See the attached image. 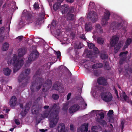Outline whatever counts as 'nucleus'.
<instances>
[{
	"mask_svg": "<svg viewBox=\"0 0 132 132\" xmlns=\"http://www.w3.org/2000/svg\"><path fill=\"white\" fill-rule=\"evenodd\" d=\"M24 61L22 60L18 59L16 55L14 54L12 58H10L7 61L9 65L13 64V72H15L19 70L23 64Z\"/></svg>",
	"mask_w": 132,
	"mask_h": 132,
	"instance_id": "f257e3e1",
	"label": "nucleus"
},
{
	"mask_svg": "<svg viewBox=\"0 0 132 132\" xmlns=\"http://www.w3.org/2000/svg\"><path fill=\"white\" fill-rule=\"evenodd\" d=\"M48 115V119L50 122V127L53 128L56 125L58 121L59 117L57 114L55 112L51 113L49 115L48 113H45L42 115L43 118H47Z\"/></svg>",
	"mask_w": 132,
	"mask_h": 132,
	"instance_id": "f03ea898",
	"label": "nucleus"
},
{
	"mask_svg": "<svg viewBox=\"0 0 132 132\" xmlns=\"http://www.w3.org/2000/svg\"><path fill=\"white\" fill-rule=\"evenodd\" d=\"M102 99L106 102L111 101L112 100L113 96L110 92L108 91H104L101 94Z\"/></svg>",
	"mask_w": 132,
	"mask_h": 132,
	"instance_id": "7ed1b4c3",
	"label": "nucleus"
},
{
	"mask_svg": "<svg viewBox=\"0 0 132 132\" xmlns=\"http://www.w3.org/2000/svg\"><path fill=\"white\" fill-rule=\"evenodd\" d=\"M60 11L62 14H68L73 11V8L70 7L68 5L64 4L61 6Z\"/></svg>",
	"mask_w": 132,
	"mask_h": 132,
	"instance_id": "20e7f679",
	"label": "nucleus"
},
{
	"mask_svg": "<svg viewBox=\"0 0 132 132\" xmlns=\"http://www.w3.org/2000/svg\"><path fill=\"white\" fill-rule=\"evenodd\" d=\"M91 113L93 115L96 114V120L98 122L104 118V113L102 111L95 110L92 111Z\"/></svg>",
	"mask_w": 132,
	"mask_h": 132,
	"instance_id": "39448f33",
	"label": "nucleus"
},
{
	"mask_svg": "<svg viewBox=\"0 0 132 132\" xmlns=\"http://www.w3.org/2000/svg\"><path fill=\"white\" fill-rule=\"evenodd\" d=\"M110 13L109 11H106L105 13L102 18L101 24L103 26H106L108 24V21L109 19Z\"/></svg>",
	"mask_w": 132,
	"mask_h": 132,
	"instance_id": "423d86ee",
	"label": "nucleus"
},
{
	"mask_svg": "<svg viewBox=\"0 0 132 132\" xmlns=\"http://www.w3.org/2000/svg\"><path fill=\"white\" fill-rule=\"evenodd\" d=\"M87 17L91 19L92 21L94 22L97 20V13L94 11L89 12L87 14Z\"/></svg>",
	"mask_w": 132,
	"mask_h": 132,
	"instance_id": "0eeeda50",
	"label": "nucleus"
},
{
	"mask_svg": "<svg viewBox=\"0 0 132 132\" xmlns=\"http://www.w3.org/2000/svg\"><path fill=\"white\" fill-rule=\"evenodd\" d=\"M38 54L37 51L35 50L33 51L30 54L28 57V61L31 62L34 60L37 57Z\"/></svg>",
	"mask_w": 132,
	"mask_h": 132,
	"instance_id": "6e6552de",
	"label": "nucleus"
},
{
	"mask_svg": "<svg viewBox=\"0 0 132 132\" xmlns=\"http://www.w3.org/2000/svg\"><path fill=\"white\" fill-rule=\"evenodd\" d=\"M25 74L22 73L19 76L18 78V80L19 82H21L26 77L27 75L29 74L30 72V70L27 69L24 72Z\"/></svg>",
	"mask_w": 132,
	"mask_h": 132,
	"instance_id": "1a4fd4ad",
	"label": "nucleus"
},
{
	"mask_svg": "<svg viewBox=\"0 0 132 132\" xmlns=\"http://www.w3.org/2000/svg\"><path fill=\"white\" fill-rule=\"evenodd\" d=\"M118 38L116 36H113L111 39L110 44L111 46H114L117 43L118 40Z\"/></svg>",
	"mask_w": 132,
	"mask_h": 132,
	"instance_id": "9d476101",
	"label": "nucleus"
},
{
	"mask_svg": "<svg viewBox=\"0 0 132 132\" xmlns=\"http://www.w3.org/2000/svg\"><path fill=\"white\" fill-rule=\"evenodd\" d=\"M44 17V15L43 13L41 14L39 18L36 19L35 21V23L37 25L40 24L43 21V18Z\"/></svg>",
	"mask_w": 132,
	"mask_h": 132,
	"instance_id": "9b49d317",
	"label": "nucleus"
},
{
	"mask_svg": "<svg viewBox=\"0 0 132 132\" xmlns=\"http://www.w3.org/2000/svg\"><path fill=\"white\" fill-rule=\"evenodd\" d=\"M88 130V125L86 123L82 125L80 129L78 130V132H87Z\"/></svg>",
	"mask_w": 132,
	"mask_h": 132,
	"instance_id": "f8f14e48",
	"label": "nucleus"
},
{
	"mask_svg": "<svg viewBox=\"0 0 132 132\" xmlns=\"http://www.w3.org/2000/svg\"><path fill=\"white\" fill-rule=\"evenodd\" d=\"M80 107L77 104H75L71 107L69 109V111L70 113H72L78 110Z\"/></svg>",
	"mask_w": 132,
	"mask_h": 132,
	"instance_id": "ddd939ff",
	"label": "nucleus"
},
{
	"mask_svg": "<svg viewBox=\"0 0 132 132\" xmlns=\"http://www.w3.org/2000/svg\"><path fill=\"white\" fill-rule=\"evenodd\" d=\"M98 82L99 84L103 85H106L108 84L106 79L103 77L99 78L98 80Z\"/></svg>",
	"mask_w": 132,
	"mask_h": 132,
	"instance_id": "4468645a",
	"label": "nucleus"
},
{
	"mask_svg": "<svg viewBox=\"0 0 132 132\" xmlns=\"http://www.w3.org/2000/svg\"><path fill=\"white\" fill-rule=\"evenodd\" d=\"M16 103V98L15 96H13L10 100L9 104L11 106H14Z\"/></svg>",
	"mask_w": 132,
	"mask_h": 132,
	"instance_id": "2eb2a0df",
	"label": "nucleus"
},
{
	"mask_svg": "<svg viewBox=\"0 0 132 132\" xmlns=\"http://www.w3.org/2000/svg\"><path fill=\"white\" fill-rule=\"evenodd\" d=\"M88 46L89 48L90 49L93 48L94 51H95V53L96 54L98 53V49L96 47H94V45L91 43H88Z\"/></svg>",
	"mask_w": 132,
	"mask_h": 132,
	"instance_id": "dca6fc26",
	"label": "nucleus"
},
{
	"mask_svg": "<svg viewBox=\"0 0 132 132\" xmlns=\"http://www.w3.org/2000/svg\"><path fill=\"white\" fill-rule=\"evenodd\" d=\"M48 82V83L45 84L43 86V90L44 92H45L51 86V81L50 80H49Z\"/></svg>",
	"mask_w": 132,
	"mask_h": 132,
	"instance_id": "f3484780",
	"label": "nucleus"
},
{
	"mask_svg": "<svg viewBox=\"0 0 132 132\" xmlns=\"http://www.w3.org/2000/svg\"><path fill=\"white\" fill-rule=\"evenodd\" d=\"M123 44V42H121L116 45L114 49V52L116 53L117 52L120 48L122 46Z\"/></svg>",
	"mask_w": 132,
	"mask_h": 132,
	"instance_id": "a211bd4d",
	"label": "nucleus"
},
{
	"mask_svg": "<svg viewBox=\"0 0 132 132\" xmlns=\"http://www.w3.org/2000/svg\"><path fill=\"white\" fill-rule=\"evenodd\" d=\"M116 29H119L120 28H121V32H123V34L125 33L126 31V27H122L121 24H117L116 26Z\"/></svg>",
	"mask_w": 132,
	"mask_h": 132,
	"instance_id": "6ab92c4d",
	"label": "nucleus"
},
{
	"mask_svg": "<svg viewBox=\"0 0 132 132\" xmlns=\"http://www.w3.org/2000/svg\"><path fill=\"white\" fill-rule=\"evenodd\" d=\"M18 56L21 57L24 55L26 53V50L24 48H21L19 49L18 51Z\"/></svg>",
	"mask_w": 132,
	"mask_h": 132,
	"instance_id": "aec40b11",
	"label": "nucleus"
},
{
	"mask_svg": "<svg viewBox=\"0 0 132 132\" xmlns=\"http://www.w3.org/2000/svg\"><path fill=\"white\" fill-rule=\"evenodd\" d=\"M3 71L5 75L6 76H9L10 75L11 70L9 68H4Z\"/></svg>",
	"mask_w": 132,
	"mask_h": 132,
	"instance_id": "412c9836",
	"label": "nucleus"
},
{
	"mask_svg": "<svg viewBox=\"0 0 132 132\" xmlns=\"http://www.w3.org/2000/svg\"><path fill=\"white\" fill-rule=\"evenodd\" d=\"M9 44L7 42H5L2 45V49L3 51H6L7 50L9 46Z\"/></svg>",
	"mask_w": 132,
	"mask_h": 132,
	"instance_id": "4be33fe9",
	"label": "nucleus"
},
{
	"mask_svg": "<svg viewBox=\"0 0 132 132\" xmlns=\"http://www.w3.org/2000/svg\"><path fill=\"white\" fill-rule=\"evenodd\" d=\"M29 104L28 105H27L25 108H23V110L21 112V114L22 116H24L26 114L27 112V110L29 109Z\"/></svg>",
	"mask_w": 132,
	"mask_h": 132,
	"instance_id": "5701e85b",
	"label": "nucleus"
},
{
	"mask_svg": "<svg viewBox=\"0 0 132 132\" xmlns=\"http://www.w3.org/2000/svg\"><path fill=\"white\" fill-rule=\"evenodd\" d=\"M92 29V27L90 23H87L85 25V30L87 31H90Z\"/></svg>",
	"mask_w": 132,
	"mask_h": 132,
	"instance_id": "b1692460",
	"label": "nucleus"
},
{
	"mask_svg": "<svg viewBox=\"0 0 132 132\" xmlns=\"http://www.w3.org/2000/svg\"><path fill=\"white\" fill-rule=\"evenodd\" d=\"M120 97L122 98L125 101H127L128 97L126 95L125 92H122L120 94Z\"/></svg>",
	"mask_w": 132,
	"mask_h": 132,
	"instance_id": "393cba45",
	"label": "nucleus"
},
{
	"mask_svg": "<svg viewBox=\"0 0 132 132\" xmlns=\"http://www.w3.org/2000/svg\"><path fill=\"white\" fill-rule=\"evenodd\" d=\"M61 3L60 2H56L53 5V9L55 11L59 9L61 6Z\"/></svg>",
	"mask_w": 132,
	"mask_h": 132,
	"instance_id": "a878e982",
	"label": "nucleus"
},
{
	"mask_svg": "<svg viewBox=\"0 0 132 132\" xmlns=\"http://www.w3.org/2000/svg\"><path fill=\"white\" fill-rule=\"evenodd\" d=\"M95 28L97 30V32L98 33L100 34L103 32L101 28V27L99 24H96L95 26Z\"/></svg>",
	"mask_w": 132,
	"mask_h": 132,
	"instance_id": "bb28decb",
	"label": "nucleus"
},
{
	"mask_svg": "<svg viewBox=\"0 0 132 132\" xmlns=\"http://www.w3.org/2000/svg\"><path fill=\"white\" fill-rule=\"evenodd\" d=\"M81 109H85L86 108L87 104L85 103L83 100V99L81 98Z\"/></svg>",
	"mask_w": 132,
	"mask_h": 132,
	"instance_id": "cd10ccee",
	"label": "nucleus"
},
{
	"mask_svg": "<svg viewBox=\"0 0 132 132\" xmlns=\"http://www.w3.org/2000/svg\"><path fill=\"white\" fill-rule=\"evenodd\" d=\"M128 53L127 51L125 52H123L120 53L119 55V56L121 58H122L124 59L126 56L127 54Z\"/></svg>",
	"mask_w": 132,
	"mask_h": 132,
	"instance_id": "c85d7f7f",
	"label": "nucleus"
},
{
	"mask_svg": "<svg viewBox=\"0 0 132 132\" xmlns=\"http://www.w3.org/2000/svg\"><path fill=\"white\" fill-rule=\"evenodd\" d=\"M131 39L129 38H128L125 43L124 48H127L128 46L131 43Z\"/></svg>",
	"mask_w": 132,
	"mask_h": 132,
	"instance_id": "c756f323",
	"label": "nucleus"
},
{
	"mask_svg": "<svg viewBox=\"0 0 132 132\" xmlns=\"http://www.w3.org/2000/svg\"><path fill=\"white\" fill-rule=\"evenodd\" d=\"M103 66V64L102 63H99L97 64H94L92 66L93 68H99Z\"/></svg>",
	"mask_w": 132,
	"mask_h": 132,
	"instance_id": "7c9ffc66",
	"label": "nucleus"
},
{
	"mask_svg": "<svg viewBox=\"0 0 132 132\" xmlns=\"http://www.w3.org/2000/svg\"><path fill=\"white\" fill-rule=\"evenodd\" d=\"M75 18V16L72 14H68L67 19L69 20H71L74 19Z\"/></svg>",
	"mask_w": 132,
	"mask_h": 132,
	"instance_id": "2f4dec72",
	"label": "nucleus"
},
{
	"mask_svg": "<svg viewBox=\"0 0 132 132\" xmlns=\"http://www.w3.org/2000/svg\"><path fill=\"white\" fill-rule=\"evenodd\" d=\"M62 125L63 126L62 127H60V126H59L58 128V130L59 132H63L64 129V127L63 124H62Z\"/></svg>",
	"mask_w": 132,
	"mask_h": 132,
	"instance_id": "473e14b6",
	"label": "nucleus"
},
{
	"mask_svg": "<svg viewBox=\"0 0 132 132\" xmlns=\"http://www.w3.org/2000/svg\"><path fill=\"white\" fill-rule=\"evenodd\" d=\"M101 57L102 59H105L108 58V55L107 54L104 53L102 54L101 55Z\"/></svg>",
	"mask_w": 132,
	"mask_h": 132,
	"instance_id": "72a5a7b5",
	"label": "nucleus"
},
{
	"mask_svg": "<svg viewBox=\"0 0 132 132\" xmlns=\"http://www.w3.org/2000/svg\"><path fill=\"white\" fill-rule=\"evenodd\" d=\"M97 42L99 44H102L104 42V39L101 38H99L97 39Z\"/></svg>",
	"mask_w": 132,
	"mask_h": 132,
	"instance_id": "f704fd0d",
	"label": "nucleus"
},
{
	"mask_svg": "<svg viewBox=\"0 0 132 132\" xmlns=\"http://www.w3.org/2000/svg\"><path fill=\"white\" fill-rule=\"evenodd\" d=\"M95 6L94 3L93 2H90L89 5V8H93Z\"/></svg>",
	"mask_w": 132,
	"mask_h": 132,
	"instance_id": "c9c22d12",
	"label": "nucleus"
},
{
	"mask_svg": "<svg viewBox=\"0 0 132 132\" xmlns=\"http://www.w3.org/2000/svg\"><path fill=\"white\" fill-rule=\"evenodd\" d=\"M68 103H66L64 104L63 107V109L64 110H66L68 108Z\"/></svg>",
	"mask_w": 132,
	"mask_h": 132,
	"instance_id": "e433bc0d",
	"label": "nucleus"
},
{
	"mask_svg": "<svg viewBox=\"0 0 132 132\" xmlns=\"http://www.w3.org/2000/svg\"><path fill=\"white\" fill-rule=\"evenodd\" d=\"M54 100H57L59 98L58 95L56 94H54L52 96Z\"/></svg>",
	"mask_w": 132,
	"mask_h": 132,
	"instance_id": "4c0bfd02",
	"label": "nucleus"
},
{
	"mask_svg": "<svg viewBox=\"0 0 132 132\" xmlns=\"http://www.w3.org/2000/svg\"><path fill=\"white\" fill-rule=\"evenodd\" d=\"M56 22L55 21H53L51 24V26L50 27V29L51 30L56 26Z\"/></svg>",
	"mask_w": 132,
	"mask_h": 132,
	"instance_id": "58836bf2",
	"label": "nucleus"
},
{
	"mask_svg": "<svg viewBox=\"0 0 132 132\" xmlns=\"http://www.w3.org/2000/svg\"><path fill=\"white\" fill-rule=\"evenodd\" d=\"M97 130L98 129L97 127H93L92 128V132H97Z\"/></svg>",
	"mask_w": 132,
	"mask_h": 132,
	"instance_id": "ea45409f",
	"label": "nucleus"
},
{
	"mask_svg": "<svg viewBox=\"0 0 132 132\" xmlns=\"http://www.w3.org/2000/svg\"><path fill=\"white\" fill-rule=\"evenodd\" d=\"M113 111L112 110H110L108 112V115L109 117H111L112 116V115L113 114Z\"/></svg>",
	"mask_w": 132,
	"mask_h": 132,
	"instance_id": "a19ab883",
	"label": "nucleus"
},
{
	"mask_svg": "<svg viewBox=\"0 0 132 132\" xmlns=\"http://www.w3.org/2000/svg\"><path fill=\"white\" fill-rule=\"evenodd\" d=\"M88 62L86 63L84 65V67L87 70H89V69L90 68L89 66L88 65Z\"/></svg>",
	"mask_w": 132,
	"mask_h": 132,
	"instance_id": "79ce46f5",
	"label": "nucleus"
},
{
	"mask_svg": "<svg viewBox=\"0 0 132 132\" xmlns=\"http://www.w3.org/2000/svg\"><path fill=\"white\" fill-rule=\"evenodd\" d=\"M82 46V45L81 43H79V45L76 46L75 47L78 49H80Z\"/></svg>",
	"mask_w": 132,
	"mask_h": 132,
	"instance_id": "37998d69",
	"label": "nucleus"
},
{
	"mask_svg": "<svg viewBox=\"0 0 132 132\" xmlns=\"http://www.w3.org/2000/svg\"><path fill=\"white\" fill-rule=\"evenodd\" d=\"M39 5L36 3L34 4V7L36 9H37L39 8Z\"/></svg>",
	"mask_w": 132,
	"mask_h": 132,
	"instance_id": "c03bdc74",
	"label": "nucleus"
},
{
	"mask_svg": "<svg viewBox=\"0 0 132 132\" xmlns=\"http://www.w3.org/2000/svg\"><path fill=\"white\" fill-rule=\"evenodd\" d=\"M56 54L57 55V57L59 58L61 56V53L60 51H58L56 52Z\"/></svg>",
	"mask_w": 132,
	"mask_h": 132,
	"instance_id": "a18cd8bd",
	"label": "nucleus"
},
{
	"mask_svg": "<svg viewBox=\"0 0 132 132\" xmlns=\"http://www.w3.org/2000/svg\"><path fill=\"white\" fill-rule=\"evenodd\" d=\"M104 67L107 70H109L110 68L109 66L108 65V64H106L105 65H104Z\"/></svg>",
	"mask_w": 132,
	"mask_h": 132,
	"instance_id": "49530a36",
	"label": "nucleus"
},
{
	"mask_svg": "<svg viewBox=\"0 0 132 132\" xmlns=\"http://www.w3.org/2000/svg\"><path fill=\"white\" fill-rule=\"evenodd\" d=\"M15 122L17 125H18L20 124V123L19 120L17 119H15Z\"/></svg>",
	"mask_w": 132,
	"mask_h": 132,
	"instance_id": "de8ad7c7",
	"label": "nucleus"
},
{
	"mask_svg": "<svg viewBox=\"0 0 132 132\" xmlns=\"http://www.w3.org/2000/svg\"><path fill=\"white\" fill-rule=\"evenodd\" d=\"M125 121L124 120H121V124L122 125V129L123 127V125Z\"/></svg>",
	"mask_w": 132,
	"mask_h": 132,
	"instance_id": "09e8293b",
	"label": "nucleus"
},
{
	"mask_svg": "<svg viewBox=\"0 0 132 132\" xmlns=\"http://www.w3.org/2000/svg\"><path fill=\"white\" fill-rule=\"evenodd\" d=\"M71 93H69L67 97V100H69L71 97Z\"/></svg>",
	"mask_w": 132,
	"mask_h": 132,
	"instance_id": "8fccbe9b",
	"label": "nucleus"
},
{
	"mask_svg": "<svg viewBox=\"0 0 132 132\" xmlns=\"http://www.w3.org/2000/svg\"><path fill=\"white\" fill-rule=\"evenodd\" d=\"M67 38H63V40L65 41V42H62V44H65V43H67V42H66V41L67 40Z\"/></svg>",
	"mask_w": 132,
	"mask_h": 132,
	"instance_id": "3c124183",
	"label": "nucleus"
},
{
	"mask_svg": "<svg viewBox=\"0 0 132 132\" xmlns=\"http://www.w3.org/2000/svg\"><path fill=\"white\" fill-rule=\"evenodd\" d=\"M92 94L94 96H96V95H97V93H96L95 92H94V91H92Z\"/></svg>",
	"mask_w": 132,
	"mask_h": 132,
	"instance_id": "603ef678",
	"label": "nucleus"
},
{
	"mask_svg": "<svg viewBox=\"0 0 132 132\" xmlns=\"http://www.w3.org/2000/svg\"><path fill=\"white\" fill-rule=\"evenodd\" d=\"M59 30H58L57 32H54V33L55 34V35H56L57 36H58L60 35L59 33Z\"/></svg>",
	"mask_w": 132,
	"mask_h": 132,
	"instance_id": "864d4df0",
	"label": "nucleus"
},
{
	"mask_svg": "<svg viewBox=\"0 0 132 132\" xmlns=\"http://www.w3.org/2000/svg\"><path fill=\"white\" fill-rule=\"evenodd\" d=\"M23 36H20L18 37L17 38V39L20 40H21L22 39Z\"/></svg>",
	"mask_w": 132,
	"mask_h": 132,
	"instance_id": "5fc2aeb1",
	"label": "nucleus"
},
{
	"mask_svg": "<svg viewBox=\"0 0 132 132\" xmlns=\"http://www.w3.org/2000/svg\"><path fill=\"white\" fill-rule=\"evenodd\" d=\"M69 3H72L73 2L74 0H66Z\"/></svg>",
	"mask_w": 132,
	"mask_h": 132,
	"instance_id": "6e6d98bb",
	"label": "nucleus"
},
{
	"mask_svg": "<svg viewBox=\"0 0 132 132\" xmlns=\"http://www.w3.org/2000/svg\"><path fill=\"white\" fill-rule=\"evenodd\" d=\"M25 13H27V12L26 10H24L22 14L24 15H25Z\"/></svg>",
	"mask_w": 132,
	"mask_h": 132,
	"instance_id": "4d7b16f0",
	"label": "nucleus"
},
{
	"mask_svg": "<svg viewBox=\"0 0 132 132\" xmlns=\"http://www.w3.org/2000/svg\"><path fill=\"white\" fill-rule=\"evenodd\" d=\"M39 131L42 132H44L47 130V129L44 130L43 129H39Z\"/></svg>",
	"mask_w": 132,
	"mask_h": 132,
	"instance_id": "13d9d810",
	"label": "nucleus"
},
{
	"mask_svg": "<svg viewBox=\"0 0 132 132\" xmlns=\"http://www.w3.org/2000/svg\"><path fill=\"white\" fill-rule=\"evenodd\" d=\"M70 128L71 130H72L73 129V126L72 125H71L70 126Z\"/></svg>",
	"mask_w": 132,
	"mask_h": 132,
	"instance_id": "bf43d9fd",
	"label": "nucleus"
},
{
	"mask_svg": "<svg viewBox=\"0 0 132 132\" xmlns=\"http://www.w3.org/2000/svg\"><path fill=\"white\" fill-rule=\"evenodd\" d=\"M80 37L83 39H85V37L84 35H83L82 36H81Z\"/></svg>",
	"mask_w": 132,
	"mask_h": 132,
	"instance_id": "052dcab7",
	"label": "nucleus"
},
{
	"mask_svg": "<svg viewBox=\"0 0 132 132\" xmlns=\"http://www.w3.org/2000/svg\"><path fill=\"white\" fill-rule=\"evenodd\" d=\"M102 121V123H102V124L103 125H106V123L105 121H103V120Z\"/></svg>",
	"mask_w": 132,
	"mask_h": 132,
	"instance_id": "680f3d73",
	"label": "nucleus"
},
{
	"mask_svg": "<svg viewBox=\"0 0 132 132\" xmlns=\"http://www.w3.org/2000/svg\"><path fill=\"white\" fill-rule=\"evenodd\" d=\"M49 106H44V108L45 109H47L48 108Z\"/></svg>",
	"mask_w": 132,
	"mask_h": 132,
	"instance_id": "e2e57ef3",
	"label": "nucleus"
},
{
	"mask_svg": "<svg viewBox=\"0 0 132 132\" xmlns=\"http://www.w3.org/2000/svg\"><path fill=\"white\" fill-rule=\"evenodd\" d=\"M58 105L57 104H55V105H54L53 106V109H55V108H56V107Z\"/></svg>",
	"mask_w": 132,
	"mask_h": 132,
	"instance_id": "0e129e2a",
	"label": "nucleus"
},
{
	"mask_svg": "<svg viewBox=\"0 0 132 132\" xmlns=\"http://www.w3.org/2000/svg\"><path fill=\"white\" fill-rule=\"evenodd\" d=\"M57 86L56 85H55L53 87V88L54 89H57V88L56 87Z\"/></svg>",
	"mask_w": 132,
	"mask_h": 132,
	"instance_id": "69168bd1",
	"label": "nucleus"
},
{
	"mask_svg": "<svg viewBox=\"0 0 132 132\" xmlns=\"http://www.w3.org/2000/svg\"><path fill=\"white\" fill-rule=\"evenodd\" d=\"M4 28L3 27H1V31L2 32V31H3L4 30Z\"/></svg>",
	"mask_w": 132,
	"mask_h": 132,
	"instance_id": "338daca9",
	"label": "nucleus"
},
{
	"mask_svg": "<svg viewBox=\"0 0 132 132\" xmlns=\"http://www.w3.org/2000/svg\"><path fill=\"white\" fill-rule=\"evenodd\" d=\"M4 117V116L2 114H1L0 115V118H3Z\"/></svg>",
	"mask_w": 132,
	"mask_h": 132,
	"instance_id": "774afa93",
	"label": "nucleus"
}]
</instances>
